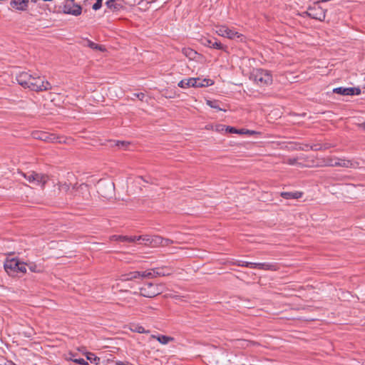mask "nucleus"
<instances>
[{
  "mask_svg": "<svg viewBox=\"0 0 365 365\" xmlns=\"http://www.w3.org/2000/svg\"><path fill=\"white\" fill-rule=\"evenodd\" d=\"M19 85L34 91H48L51 88L50 83L41 76H34L27 72H21L16 76Z\"/></svg>",
  "mask_w": 365,
  "mask_h": 365,
  "instance_id": "1",
  "label": "nucleus"
},
{
  "mask_svg": "<svg viewBox=\"0 0 365 365\" xmlns=\"http://www.w3.org/2000/svg\"><path fill=\"white\" fill-rule=\"evenodd\" d=\"M4 267L5 271L9 275L19 272L26 273V264L15 258L7 259L4 262Z\"/></svg>",
  "mask_w": 365,
  "mask_h": 365,
  "instance_id": "2",
  "label": "nucleus"
},
{
  "mask_svg": "<svg viewBox=\"0 0 365 365\" xmlns=\"http://www.w3.org/2000/svg\"><path fill=\"white\" fill-rule=\"evenodd\" d=\"M252 78L259 86H267L272 83L271 73L264 69H256L252 73Z\"/></svg>",
  "mask_w": 365,
  "mask_h": 365,
  "instance_id": "3",
  "label": "nucleus"
},
{
  "mask_svg": "<svg viewBox=\"0 0 365 365\" xmlns=\"http://www.w3.org/2000/svg\"><path fill=\"white\" fill-rule=\"evenodd\" d=\"M34 139L40 140L47 143H64L63 137L58 136L54 133H49L44 131L35 130L31 133Z\"/></svg>",
  "mask_w": 365,
  "mask_h": 365,
  "instance_id": "4",
  "label": "nucleus"
},
{
  "mask_svg": "<svg viewBox=\"0 0 365 365\" xmlns=\"http://www.w3.org/2000/svg\"><path fill=\"white\" fill-rule=\"evenodd\" d=\"M162 284L149 282L140 288V294L145 297H154L162 292Z\"/></svg>",
  "mask_w": 365,
  "mask_h": 365,
  "instance_id": "5",
  "label": "nucleus"
},
{
  "mask_svg": "<svg viewBox=\"0 0 365 365\" xmlns=\"http://www.w3.org/2000/svg\"><path fill=\"white\" fill-rule=\"evenodd\" d=\"M323 163L325 166L343 168H349L352 165L351 162L349 160L340 159L331 156L324 158L323 159Z\"/></svg>",
  "mask_w": 365,
  "mask_h": 365,
  "instance_id": "6",
  "label": "nucleus"
},
{
  "mask_svg": "<svg viewBox=\"0 0 365 365\" xmlns=\"http://www.w3.org/2000/svg\"><path fill=\"white\" fill-rule=\"evenodd\" d=\"M19 173L31 183H35L36 185L42 184L43 186L47 182V176L34 171L27 173L21 172Z\"/></svg>",
  "mask_w": 365,
  "mask_h": 365,
  "instance_id": "7",
  "label": "nucleus"
},
{
  "mask_svg": "<svg viewBox=\"0 0 365 365\" xmlns=\"http://www.w3.org/2000/svg\"><path fill=\"white\" fill-rule=\"evenodd\" d=\"M62 13L74 16H78L82 13V6L73 1H66L62 8Z\"/></svg>",
  "mask_w": 365,
  "mask_h": 365,
  "instance_id": "8",
  "label": "nucleus"
},
{
  "mask_svg": "<svg viewBox=\"0 0 365 365\" xmlns=\"http://www.w3.org/2000/svg\"><path fill=\"white\" fill-rule=\"evenodd\" d=\"M326 10L321 7L319 5H314L308 9L306 12L307 15L312 19L319 21H324L326 16Z\"/></svg>",
  "mask_w": 365,
  "mask_h": 365,
  "instance_id": "9",
  "label": "nucleus"
},
{
  "mask_svg": "<svg viewBox=\"0 0 365 365\" xmlns=\"http://www.w3.org/2000/svg\"><path fill=\"white\" fill-rule=\"evenodd\" d=\"M74 197H82V200H88L90 194L88 186L84 183L79 185L77 187H73L71 191Z\"/></svg>",
  "mask_w": 365,
  "mask_h": 365,
  "instance_id": "10",
  "label": "nucleus"
},
{
  "mask_svg": "<svg viewBox=\"0 0 365 365\" xmlns=\"http://www.w3.org/2000/svg\"><path fill=\"white\" fill-rule=\"evenodd\" d=\"M29 0H11L10 6L15 10L26 11L29 8Z\"/></svg>",
  "mask_w": 365,
  "mask_h": 365,
  "instance_id": "11",
  "label": "nucleus"
},
{
  "mask_svg": "<svg viewBox=\"0 0 365 365\" xmlns=\"http://www.w3.org/2000/svg\"><path fill=\"white\" fill-rule=\"evenodd\" d=\"M173 268L170 267H163L153 269L155 277H164L170 275L173 273Z\"/></svg>",
  "mask_w": 365,
  "mask_h": 365,
  "instance_id": "12",
  "label": "nucleus"
},
{
  "mask_svg": "<svg viewBox=\"0 0 365 365\" xmlns=\"http://www.w3.org/2000/svg\"><path fill=\"white\" fill-rule=\"evenodd\" d=\"M303 195V192L300 191L295 192H282L280 193V196L285 200L289 199H299L302 197Z\"/></svg>",
  "mask_w": 365,
  "mask_h": 365,
  "instance_id": "13",
  "label": "nucleus"
},
{
  "mask_svg": "<svg viewBox=\"0 0 365 365\" xmlns=\"http://www.w3.org/2000/svg\"><path fill=\"white\" fill-rule=\"evenodd\" d=\"M197 83V80L195 78H190L187 79H183L180 81L178 86L182 88H187L190 87H194L195 86H197L195 84Z\"/></svg>",
  "mask_w": 365,
  "mask_h": 365,
  "instance_id": "14",
  "label": "nucleus"
},
{
  "mask_svg": "<svg viewBox=\"0 0 365 365\" xmlns=\"http://www.w3.org/2000/svg\"><path fill=\"white\" fill-rule=\"evenodd\" d=\"M137 236L112 235L110 240L134 242H136Z\"/></svg>",
  "mask_w": 365,
  "mask_h": 365,
  "instance_id": "15",
  "label": "nucleus"
},
{
  "mask_svg": "<svg viewBox=\"0 0 365 365\" xmlns=\"http://www.w3.org/2000/svg\"><path fill=\"white\" fill-rule=\"evenodd\" d=\"M258 265V269H259L271 271H277L279 269V265L277 263L259 262Z\"/></svg>",
  "mask_w": 365,
  "mask_h": 365,
  "instance_id": "16",
  "label": "nucleus"
},
{
  "mask_svg": "<svg viewBox=\"0 0 365 365\" xmlns=\"http://www.w3.org/2000/svg\"><path fill=\"white\" fill-rule=\"evenodd\" d=\"M151 338L155 339L162 344H168L170 341H174V338L165 335H151Z\"/></svg>",
  "mask_w": 365,
  "mask_h": 365,
  "instance_id": "17",
  "label": "nucleus"
},
{
  "mask_svg": "<svg viewBox=\"0 0 365 365\" xmlns=\"http://www.w3.org/2000/svg\"><path fill=\"white\" fill-rule=\"evenodd\" d=\"M334 93L343 96H353V90L350 88L338 87L333 89Z\"/></svg>",
  "mask_w": 365,
  "mask_h": 365,
  "instance_id": "18",
  "label": "nucleus"
},
{
  "mask_svg": "<svg viewBox=\"0 0 365 365\" xmlns=\"http://www.w3.org/2000/svg\"><path fill=\"white\" fill-rule=\"evenodd\" d=\"M197 80V86H195V88H201V87H205L209 86L213 84V81L209 78H205V79H200V78H195Z\"/></svg>",
  "mask_w": 365,
  "mask_h": 365,
  "instance_id": "19",
  "label": "nucleus"
},
{
  "mask_svg": "<svg viewBox=\"0 0 365 365\" xmlns=\"http://www.w3.org/2000/svg\"><path fill=\"white\" fill-rule=\"evenodd\" d=\"M182 52L186 57H187L190 60L195 59L197 54V53L195 50L190 48H182Z\"/></svg>",
  "mask_w": 365,
  "mask_h": 365,
  "instance_id": "20",
  "label": "nucleus"
},
{
  "mask_svg": "<svg viewBox=\"0 0 365 365\" xmlns=\"http://www.w3.org/2000/svg\"><path fill=\"white\" fill-rule=\"evenodd\" d=\"M163 243V237L158 235H154L150 237V246L151 247H158L161 246Z\"/></svg>",
  "mask_w": 365,
  "mask_h": 365,
  "instance_id": "21",
  "label": "nucleus"
},
{
  "mask_svg": "<svg viewBox=\"0 0 365 365\" xmlns=\"http://www.w3.org/2000/svg\"><path fill=\"white\" fill-rule=\"evenodd\" d=\"M140 276V272H131L122 276L123 280H132L134 279L139 278Z\"/></svg>",
  "mask_w": 365,
  "mask_h": 365,
  "instance_id": "22",
  "label": "nucleus"
},
{
  "mask_svg": "<svg viewBox=\"0 0 365 365\" xmlns=\"http://www.w3.org/2000/svg\"><path fill=\"white\" fill-rule=\"evenodd\" d=\"M227 33V35H225V37H227L228 38H230V39H234V38H240L241 34H240L238 32L234 31V30H232L229 28H227V31H226Z\"/></svg>",
  "mask_w": 365,
  "mask_h": 365,
  "instance_id": "23",
  "label": "nucleus"
},
{
  "mask_svg": "<svg viewBox=\"0 0 365 365\" xmlns=\"http://www.w3.org/2000/svg\"><path fill=\"white\" fill-rule=\"evenodd\" d=\"M207 104L210 107H211L212 108H215V109H216L217 110H224V111L226 110L225 109H223V108L220 107V103L217 101H210V100H208V101H207Z\"/></svg>",
  "mask_w": 365,
  "mask_h": 365,
  "instance_id": "24",
  "label": "nucleus"
},
{
  "mask_svg": "<svg viewBox=\"0 0 365 365\" xmlns=\"http://www.w3.org/2000/svg\"><path fill=\"white\" fill-rule=\"evenodd\" d=\"M227 26H220L216 27V33L221 36L225 37V35L227 34L226 32L227 31Z\"/></svg>",
  "mask_w": 365,
  "mask_h": 365,
  "instance_id": "25",
  "label": "nucleus"
},
{
  "mask_svg": "<svg viewBox=\"0 0 365 365\" xmlns=\"http://www.w3.org/2000/svg\"><path fill=\"white\" fill-rule=\"evenodd\" d=\"M86 359L89 360L91 363H95L96 364H98L100 361V358L97 357L93 353H88L86 356Z\"/></svg>",
  "mask_w": 365,
  "mask_h": 365,
  "instance_id": "26",
  "label": "nucleus"
},
{
  "mask_svg": "<svg viewBox=\"0 0 365 365\" xmlns=\"http://www.w3.org/2000/svg\"><path fill=\"white\" fill-rule=\"evenodd\" d=\"M131 331L140 334L143 333H149V330H145V328L140 325H134L133 328H131Z\"/></svg>",
  "mask_w": 365,
  "mask_h": 365,
  "instance_id": "27",
  "label": "nucleus"
},
{
  "mask_svg": "<svg viewBox=\"0 0 365 365\" xmlns=\"http://www.w3.org/2000/svg\"><path fill=\"white\" fill-rule=\"evenodd\" d=\"M152 236L150 235H142L137 236L136 241L142 240L145 245H150V240Z\"/></svg>",
  "mask_w": 365,
  "mask_h": 365,
  "instance_id": "28",
  "label": "nucleus"
},
{
  "mask_svg": "<svg viewBox=\"0 0 365 365\" xmlns=\"http://www.w3.org/2000/svg\"><path fill=\"white\" fill-rule=\"evenodd\" d=\"M154 277H155V274L153 273V269L150 270V271L140 272V277L152 278Z\"/></svg>",
  "mask_w": 365,
  "mask_h": 365,
  "instance_id": "29",
  "label": "nucleus"
},
{
  "mask_svg": "<svg viewBox=\"0 0 365 365\" xmlns=\"http://www.w3.org/2000/svg\"><path fill=\"white\" fill-rule=\"evenodd\" d=\"M215 38H202L201 41L202 43L207 47L212 48V44Z\"/></svg>",
  "mask_w": 365,
  "mask_h": 365,
  "instance_id": "30",
  "label": "nucleus"
},
{
  "mask_svg": "<svg viewBox=\"0 0 365 365\" xmlns=\"http://www.w3.org/2000/svg\"><path fill=\"white\" fill-rule=\"evenodd\" d=\"M212 48L218 49V50H224L225 49V46L220 42L217 41L215 38L212 42Z\"/></svg>",
  "mask_w": 365,
  "mask_h": 365,
  "instance_id": "31",
  "label": "nucleus"
},
{
  "mask_svg": "<svg viewBox=\"0 0 365 365\" xmlns=\"http://www.w3.org/2000/svg\"><path fill=\"white\" fill-rule=\"evenodd\" d=\"M225 130L230 133H238V134H241V135H242V133H243L242 130H237V129H236L233 127H230V126H227L225 128Z\"/></svg>",
  "mask_w": 365,
  "mask_h": 365,
  "instance_id": "32",
  "label": "nucleus"
},
{
  "mask_svg": "<svg viewBox=\"0 0 365 365\" xmlns=\"http://www.w3.org/2000/svg\"><path fill=\"white\" fill-rule=\"evenodd\" d=\"M130 143L127 141H117L115 145L121 149H126Z\"/></svg>",
  "mask_w": 365,
  "mask_h": 365,
  "instance_id": "33",
  "label": "nucleus"
},
{
  "mask_svg": "<svg viewBox=\"0 0 365 365\" xmlns=\"http://www.w3.org/2000/svg\"><path fill=\"white\" fill-rule=\"evenodd\" d=\"M71 360L78 364H81V365H88V364L87 361L83 358L71 359Z\"/></svg>",
  "mask_w": 365,
  "mask_h": 365,
  "instance_id": "34",
  "label": "nucleus"
},
{
  "mask_svg": "<svg viewBox=\"0 0 365 365\" xmlns=\"http://www.w3.org/2000/svg\"><path fill=\"white\" fill-rule=\"evenodd\" d=\"M88 46H89L90 48H93V49H97V50H101V51L103 50L102 46L98 45V44H96V43H95L93 42H91V41H89Z\"/></svg>",
  "mask_w": 365,
  "mask_h": 365,
  "instance_id": "35",
  "label": "nucleus"
},
{
  "mask_svg": "<svg viewBox=\"0 0 365 365\" xmlns=\"http://www.w3.org/2000/svg\"><path fill=\"white\" fill-rule=\"evenodd\" d=\"M173 243V241L168 239V238H163V243L161 244V246H168L169 245H171Z\"/></svg>",
  "mask_w": 365,
  "mask_h": 365,
  "instance_id": "36",
  "label": "nucleus"
},
{
  "mask_svg": "<svg viewBox=\"0 0 365 365\" xmlns=\"http://www.w3.org/2000/svg\"><path fill=\"white\" fill-rule=\"evenodd\" d=\"M235 264H236L237 266L249 267V262L238 261V262H235Z\"/></svg>",
  "mask_w": 365,
  "mask_h": 365,
  "instance_id": "37",
  "label": "nucleus"
},
{
  "mask_svg": "<svg viewBox=\"0 0 365 365\" xmlns=\"http://www.w3.org/2000/svg\"><path fill=\"white\" fill-rule=\"evenodd\" d=\"M133 96L135 98H138L139 100L143 101L145 96L143 93H134Z\"/></svg>",
  "mask_w": 365,
  "mask_h": 365,
  "instance_id": "38",
  "label": "nucleus"
},
{
  "mask_svg": "<svg viewBox=\"0 0 365 365\" xmlns=\"http://www.w3.org/2000/svg\"><path fill=\"white\" fill-rule=\"evenodd\" d=\"M102 6V3L96 1L92 6V9L95 11L98 10Z\"/></svg>",
  "mask_w": 365,
  "mask_h": 365,
  "instance_id": "39",
  "label": "nucleus"
},
{
  "mask_svg": "<svg viewBox=\"0 0 365 365\" xmlns=\"http://www.w3.org/2000/svg\"><path fill=\"white\" fill-rule=\"evenodd\" d=\"M240 130H242L243 132L242 134H247L250 135L255 133V132L254 130H247V129H240Z\"/></svg>",
  "mask_w": 365,
  "mask_h": 365,
  "instance_id": "40",
  "label": "nucleus"
},
{
  "mask_svg": "<svg viewBox=\"0 0 365 365\" xmlns=\"http://www.w3.org/2000/svg\"><path fill=\"white\" fill-rule=\"evenodd\" d=\"M351 88L353 90V96L361 94V89L359 88H355V87L351 88Z\"/></svg>",
  "mask_w": 365,
  "mask_h": 365,
  "instance_id": "41",
  "label": "nucleus"
},
{
  "mask_svg": "<svg viewBox=\"0 0 365 365\" xmlns=\"http://www.w3.org/2000/svg\"><path fill=\"white\" fill-rule=\"evenodd\" d=\"M259 262H249V267L252 269H258L259 267Z\"/></svg>",
  "mask_w": 365,
  "mask_h": 365,
  "instance_id": "42",
  "label": "nucleus"
},
{
  "mask_svg": "<svg viewBox=\"0 0 365 365\" xmlns=\"http://www.w3.org/2000/svg\"><path fill=\"white\" fill-rule=\"evenodd\" d=\"M297 160L296 158H289L287 160V163L289 165H294L297 163Z\"/></svg>",
  "mask_w": 365,
  "mask_h": 365,
  "instance_id": "43",
  "label": "nucleus"
},
{
  "mask_svg": "<svg viewBox=\"0 0 365 365\" xmlns=\"http://www.w3.org/2000/svg\"><path fill=\"white\" fill-rule=\"evenodd\" d=\"M60 187H61V190H66V191H67V190H70L69 185H67V184H66V183H64V184L61 185L60 186Z\"/></svg>",
  "mask_w": 365,
  "mask_h": 365,
  "instance_id": "44",
  "label": "nucleus"
},
{
  "mask_svg": "<svg viewBox=\"0 0 365 365\" xmlns=\"http://www.w3.org/2000/svg\"><path fill=\"white\" fill-rule=\"evenodd\" d=\"M238 341H239V342H242V343H243V344H244V343H246V346H249V345H251V344H252V345L256 344V343H255V342H253V341H244V340H242V341H241V340H238Z\"/></svg>",
  "mask_w": 365,
  "mask_h": 365,
  "instance_id": "45",
  "label": "nucleus"
},
{
  "mask_svg": "<svg viewBox=\"0 0 365 365\" xmlns=\"http://www.w3.org/2000/svg\"><path fill=\"white\" fill-rule=\"evenodd\" d=\"M311 149L313 150H322V148L321 146H319V145H314L311 146Z\"/></svg>",
  "mask_w": 365,
  "mask_h": 365,
  "instance_id": "46",
  "label": "nucleus"
},
{
  "mask_svg": "<svg viewBox=\"0 0 365 365\" xmlns=\"http://www.w3.org/2000/svg\"><path fill=\"white\" fill-rule=\"evenodd\" d=\"M128 364H129L128 361H118L115 362V365H128Z\"/></svg>",
  "mask_w": 365,
  "mask_h": 365,
  "instance_id": "47",
  "label": "nucleus"
},
{
  "mask_svg": "<svg viewBox=\"0 0 365 365\" xmlns=\"http://www.w3.org/2000/svg\"><path fill=\"white\" fill-rule=\"evenodd\" d=\"M357 126L359 128H361L363 130L365 131V122H363L361 123H358L357 124Z\"/></svg>",
  "mask_w": 365,
  "mask_h": 365,
  "instance_id": "48",
  "label": "nucleus"
},
{
  "mask_svg": "<svg viewBox=\"0 0 365 365\" xmlns=\"http://www.w3.org/2000/svg\"><path fill=\"white\" fill-rule=\"evenodd\" d=\"M225 128V125H219L216 127V130L217 131H221V130H223Z\"/></svg>",
  "mask_w": 365,
  "mask_h": 365,
  "instance_id": "49",
  "label": "nucleus"
},
{
  "mask_svg": "<svg viewBox=\"0 0 365 365\" xmlns=\"http://www.w3.org/2000/svg\"><path fill=\"white\" fill-rule=\"evenodd\" d=\"M126 1L129 2L128 5L131 6V5H135L137 0H126Z\"/></svg>",
  "mask_w": 365,
  "mask_h": 365,
  "instance_id": "50",
  "label": "nucleus"
},
{
  "mask_svg": "<svg viewBox=\"0 0 365 365\" xmlns=\"http://www.w3.org/2000/svg\"><path fill=\"white\" fill-rule=\"evenodd\" d=\"M35 268H36V265H34V266H31V267H30V269H31L32 272H35V271H36V270H35Z\"/></svg>",
  "mask_w": 365,
  "mask_h": 365,
  "instance_id": "51",
  "label": "nucleus"
},
{
  "mask_svg": "<svg viewBox=\"0 0 365 365\" xmlns=\"http://www.w3.org/2000/svg\"><path fill=\"white\" fill-rule=\"evenodd\" d=\"M120 1L123 4H129V2L127 1L126 0H120Z\"/></svg>",
  "mask_w": 365,
  "mask_h": 365,
  "instance_id": "52",
  "label": "nucleus"
},
{
  "mask_svg": "<svg viewBox=\"0 0 365 365\" xmlns=\"http://www.w3.org/2000/svg\"><path fill=\"white\" fill-rule=\"evenodd\" d=\"M142 180H143V181H145V182H149V180H147V179H144L143 177H140Z\"/></svg>",
  "mask_w": 365,
  "mask_h": 365,
  "instance_id": "53",
  "label": "nucleus"
},
{
  "mask_svg": "<svg viewBox=\"0 0 365 365\" xmlns=\"http://www.w3.org/2000/svg\"><path fill=\"white\" fill-rule=\"evenodd\" d=\"M174 298H175V299H178V298H179V296L175 295V296L174 297Z\"/></svg>",
  "mask_w": 365,
  "mask_h": 365,
  "instance_id": "54",
  "label": "nucleus"
},
{
  "mask_svg": "<svg viewBox=\"0 0 365 365\" xmlns=\"http://www.w3.org/2000/svg\"><path fill=\"white\" fill-rule=\"evenodd\" d=\"M96 1L102 3L103 0H96Z\"/></svg>",
  "mask_w": 365,
  "mask_h": 365,
  "instance_id": "55",
  "label": "nucleus"
},
{
  "mask_svg": "<svg viewBox=\"0 0 365 365\" xmlns=\"http://www.w3.org/2000/svg\"><path fill=\"white\" fill-rule=\"evenodd\" d=\"M31 1L36 3V0H31Z\"/></svg>",
  "mask_w": 365,
  "mask_h": 365,
  "instance_id": "56",
  "label": "nucleus"
},
{
  "mask_svg": "<svg viewBox=\"0 0 365 365\" xmlns=\"http://www.w3.org/2000/svg\"><path fill=\"white\" fill-rule=\"evenodd\" d=\"M67 1H68V0H66ZM69 1H74V0H69Z\"/></svg>",
  "mask_w": 365,
  "mask_h": 365,
  "instance_id": "57",
  "label": "nucleus"
},
{
  "mask_svg": "<svg viewBox=\"0 0 365 365\" xmlns=\"http://www.w3.org/2000/svg\"><path fill=\"white\" fill-rule=\"evenodd\" d=\"M322 1H326L327 0H321Z\"/></svg>",
  "mask_w": 365,
  "mask_h": 365,
  "instance_id": "58",
  "label": "nucleus"
}]
</instances>
